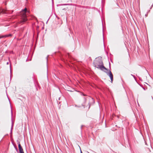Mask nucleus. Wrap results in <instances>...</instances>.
Listing matches in <instances>:
<instances>
[{"instance_id":"obj_12","label":"nucleus","mask_w":153,"mask_h":153,"mask_svg":"<svg viewBox=\"0 0 153 153\" xmlns=\"http://www.w3.org/2000/svg\"><path fill=\"white\" fill-rule=\"evenodd\" d=\"M15 149H16V151H18V149H17V148H16V147H15Z\"/></svg>"},{"instance_id":"obj_3","label":"nucleus","mask_w":153,"mask_h":153,"mask_svg":"<svg viewBox=\"0 0 153 153\" xmlns=\"http://www.w3.org/2000/svg\"><path fill=\"white\" fill-rule=\"evenodd\" d=\"M84 99L85 101L87 100H89L90 101V102L88 103V105H89L88 108H89L90 107L91 103H94V99L91 97H84Z\"/></svg>"},{"instance_id":"obj_10","label":"nucleus","mask_w":153,"mask_h":153,"mask_svg":"<svg viewBox=\"0 0 153 153\" xmlns=\"http://www.w3.org/2000/svg\"><path fill=\"white\" fill-rule=\"evenodd\" d=\"M131 75L132 76H133L134 78H135V76L134 75H132V74H131Z\"/></svg>"},{"instance_id":"obj_18","label":"nucleus","mask_w":153,"mask_h":153,"mask_svg":"<svg viewBox=\"0 0 153 153\" xmlns=\"http://www.w3.org/2000/svg\"><path fill=\"white\" fill-rule=\"evenodd\" d=\"M56 17H57V16L56 15Z\"/></svg>"},{"instance_id":"obj_7","label":"nucleus","mask_w":153,"mask_h":153,"mask_svg":"<svg viewBox=\"0 0 153 153\" xmlns=\"http://www.w3.org/2000/svg\"><path fill=\"white\" fill-rule=\"evenodd\" d=\"M81 95H83V96H86V95L85 94H83L82 93H81Z\"/></svg>"},{"instance_id":"obj_9","label":"nucleus","mask_w":153,"mask_h":153,"mask_svg":"<svg viewBox=\"0 0 153 153\" xmlns=\"http://www.w3.org/2000/svg\"><path fill=\"white\" fill-rule=\"evenodd\" d=\"M70 5V4H64V5Z\"/></svg>"},{"instance_id":"obj_20","label":"nucleus","mask_w":153,"mask_h":153,"mask_svg":"<svg viewBox=\"0 0 153 153\" xmlns=\"http://www.w3.org/2000/svg\"><path fill=\"white\" fill-rule=\"evenodd\" d=\"M152 99H153V97H152Z\"/></svg>"},{"instance_id":"obj_13","label":"nucleus","mask_w":153,"mask_h":153,"mask_svg":"<svg viewBox=\"0 0 153 153\" xmlns=\"http://www.w3.org/2000/svg\"><path fill=\"white\" fill-rule=\"evenodd\" d=\"M80 153H82V152L81 149H80Z\"/></svg>"},{"instance_id":"obj_4","label":"nucleus","mask_w":153,"mask_h":153,"mask_svg":"<svg viewBox=\"0 0 153 153\" xmlns=\"http://www.w3.org/2000/svg\"><path fill=\"white\" fill-rule=\"evenodd\" d=\"M104 71H104H103L104 72H105L107 74V75H108L110 77V79L111 80V83H112L113 82V75L112 74L111 71L110 70H109V72H108V71H108H108Z\"/></svg>"},{"instance_id":"obj_5","label":"nucleus","mask_w":153,"mask_h":153,"mask_svg":"<svg viewBox=\"0 0 153 153\" xmlns=\"http://www.w3.org/2000/svg\"><path fill=\"white\" fill-rule=\"evenodd\" d=\"M18 143V147L19 151V153H24L23 149L22 146H21L20 142H19Z\"/></svg>"},{"instance_id":"obj_16","label":"nucleus","mask_w":153,"mask_h":153,"mask_svg":"<svg viewBox=\"0 0 153 153\" xmlns=\"http://www.w3.org/2000/svg\"><path fill=\"white\" fill-rule=\"evenodd\" d=\"M57 19H59V18L58 16L57 17Z\"/></svg>"},{"instance_id":"obj_19","label":"nucleus","mask_w":153,"mask_h":153,"mask_svg":"<svg viewBox=\"0 0 153 153\" xmlns=\"http://www.w3.org/2000/svg\"><path fill=\"white\" fill-rule=\"evenodd\" d=\"M8 64V62H7V64Z\"/></svg>"},{"instance_id":"obj_21","label":"nucleus","mask_w":153,"mask_h":153,"mask_svg":"<svg viewBox=\"0 0 153 153\" xmlns=\"http://www.w3.org/2000/svg\"><path fill=\"white\" fill-rule=\"evenodd\" d=\"M52 2H53V0H52Z\"/></svg>"},{"instance_id":"obj_8","label":"nucleus","mask_w":153,"mask_h":153,"mask_svg":"<svg viewBox=\"0 0 153 153\" xmlns=\"http://www.w3.org/2000/svg\"><path fill=\"white\" fill-rule=\"evenodd\" d=\"M13 126V124H12L11 128V133L12 132V126Z\"/></svg>"},{"instance_id":"obj_2","label":"nucleus","mask_w":153,"mask_h":153,"mask_svg":"<svg viewBox=\"0 0 153 153\" xmlns=\"http://www.w3.org/2000/svg\"><path fill=\"white\" fill-rule=\"evenodd\" d=\"M22 11L24 12V13H21V22H24L27 20L26 13L27 12H29V11H27V8L25 7L24 9L22 10Z\"/></svg>"},{"instance_id":"obj_11","label":"nucleus","mask_w":153,"mask_h":153,"mask_svg":"<svg viewBox=\"0 0 153 153\" xmlns=\"http://www.w3.org/2000/svg\"><path fill=\"white\" fill-rule=\"evenodd\" d=\"M109 68H111L110 63V62H109Z\"/></svg>"},{"instance_id":"obj_14","label":"nucleus","mask_w":153,"mask_h":153,"mask_svg":"<svg viewBox=\"0 0 153 153\" xmlns=\"http://www.w3.org/2000/svg\"><path fill=\"white\" fill-rule=\"evenodd\" d=\"M46 59H47V61H48V57H47L46 58Z\"/></svg>"},{"instance_id":"obj_24","label":"nucleus","mask_w":153,"mask_h":153,"mask_svg":"<svg viewBox=\"0 0 153 153\" xmlns=\"http://www.w3.org/2000/svg\"><path fill=\"white\" fill-rule=\"evenodd\" d=\"M88 153H89L88 152Z\"/></svg>"},{"instance_id":"obj_1","label":"nucleus","mask_w":153,"mask_h":153,"mask_svg":"<svg viewBox=\"0 0 153 153\" xmlns=\"http://www.w3.org/2000/svg\"><path fill=\"white\" fill-rule=\"evenodd\" d=\"M93 64L95 67L102 71H104V69L106 71H108L107 69L104 66L103 61L99 57L96 58L94 61Z\"/></svg>"},{"instance_id":"obj_15","label":"nucleus","mask_w":153,"mask_h":153,"mask_svg":"<svg viewBox=\"0 0 153 153\" xmlns=\"http://www.w3.org/2000/svg\"><path fill=\"white\" fill-rule=\"evenodd\" d=\"M82 126H81V129H82Z\"/></svg>"},{"instance_id":"obj_22","label":"nucleus","mask_w":153,"mask_h":153,"mask_svg":"<svg viewBox=\"0 0 153 153\" xmlns=\"http://www.w3.org/2000/svg\"><path fill=\"white\" fill-rule=\"evenodd\" d=\"M48 20H49V19H48ZM48 21H47V23L48 22Z\"/></svg>"},{"instance_id":"obj_23","label":"nucleus","mask_w":153,"mask_h":153,"mask_svg":"<svg viewBox=\"0 0 153 153\" xmlns=\"http://www.w3.org/2000/svg\"><path fill=\"white\" fill-rule=\"evenodd\" d=\"M1 12H3V11H2Z\"/></svg>"},{"instance_id":"obj_6","label":"nucleus","mask_w":153,"mask_h":153,"mask_svg":"<svg viewBox=\"0 0 153 153\" xmlns=\"http://www.w3.org/2000/svg\"><path fill=\"white\" fill-rule=\"evenodd\" d=\"M12 34L10 33L3 35H0V38H7L11 36Z\"/></svg>"},{"instance_id":"obj_17","label":"nucleus","mask_w":153,"mask_h":153,"mask_svg":"<svg viewBox=\"0 0 153 153\" xmlns=\"http://www.w3.org/2000/svg\"><path fill=\"white\" fill-rule=\"evenodd\" d=\"M103 38H104V36H103Z\"/></svg>"}]
</instances>
